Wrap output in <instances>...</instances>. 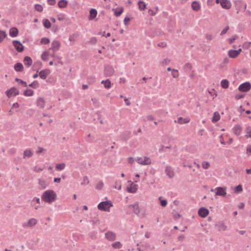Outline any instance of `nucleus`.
I'll list each match as a JSON object with an SVG mask.
<instances>
[{
	"instance_id": "54",
	"label": "nucleus",
	"mask_w": 251,
	"mask_h": 251,
	"mask_svg": "<svg viewBox=\"0 0 251 251\" xmlns=\"http://www.w3.org/2000/svg\"><path fill=\"white\" fill-rule=\"evenodd\" d=\"M229 29V26H226L222 31H221V35H224L225 34L227 31Z\"/></svg>"
},
{
	"instance_id": "1",
	"label": "nucleus",
	"mask_w": 251,
	"mask_h": 251,
	"mask_svg": "<svg viewBox=\"0 0 251 251\" xmlns=\"http://www.w3.org/2000/svg\"><path fill=\"white\" fill-rule=\"evenodd\" d=\"M56 198L57 195L55 192L52 190H48L45 191L41 197L42 201L50 204L54 201Z\"/></svg>"
},
{
	"instance_id": "5",
	"label": "nucleus",
	"mask_w": 251,
	"mask_h": 251,
	"mask_svg": "<svg viewBox=\"0 0 251 251\" xmlns=\"http://www.w3.org/2000/svg\"><path fill=\"white\" fill-rule=\"evenodd\" d=\"M12 43L17 51L18 52H22L24 51V46L20 41L13 40Z\"/></svg>"
},
{
	"instance_id": "36",
	"label": "nucleus",
	"mask_w": 251,
	"mask_h": 251,
	"mask_svg": "<svg viewBox=\"0 0 251 251\" xmlns=\"http://www.w3.org/2000/svg\"><path fill=\"white\" fill-rule=\"evenodd\" d=\"M33 94V91L31 89H27L24 93V95L25 96H31Z\"/></svg>"
},
{
	"instance_id": "11",
	"label": "nucleus",
	"mask_w": 251,
	"mask_h": 251,
	"mask_svg": "<svg viewBox=\"0 0 251 251\" xmlns=\"http://www.w3.org/2000/svg\"><path fill=\"white\" fill-rule=\"evenodd\" d=\"M221 5L223 8L228 9L231 7V3L228 0H222L220 2Z\"/></svg>"
},
{
	"instance_id": "4",
	"label": "nucleus",
	"mask_w": 251,
	"mask_h": 251,
	"mask_svg": "<svg viewBox=\"0 0 251 251\" xmlns=\"http://www.w3.org/2000/svg\"><path fill=\"white\" fill-rule=\"evenodd\" d=\"M251 88V84L250 82H245L241 84L238 89L240 91L246 92L249 91Z\"/></svg>"
},
{
	"instance_id": "63",
	"label": "nucleus",
	"mask_w": 251,
	"mask_h": 251,
	"mask_svg": "<svg viewBox=\"0 0 251 251\" xmlns=\"http://www.w3.org/2000/svg\"><path fill=\"white\" fill-rule=\"evenodd\" d=\"M158 46L164 48L167 46V44L165 43L161 42L158 44Z\"/></svg>"
},
{
	"instance_id": "50",
	"label": "nucleus",
	"mask_w": 251,
	"mask_h": 251,
	"mask_svg": "<svg viewBox=\"0 0 251 251\" xmlns=\"http://www.w3.org/2000/svg\"><path fill=\"white\" fill-rule=\"evenodd\" d=\"M15 80L16 81H17V82H20L21 84L24 85L25 87H26L27 86V84H26V83L25 81H23V80H21V79H20L19 78H16L15 79Z\"/></svg>"
},
{
	"instance_id": "31",
	"label": "nucleus",
	"mask_w": 251,
	"mask_h": 251,
	"mask_svg": "<svg viewBox=\"0 0 251 251\" xmlns=\"http://www.w3.org/2000/svg\"><path fill=\"white\" fill-rule=\"evenodd\" d=\"M44 26L46 28H49L51 26V23L48 19H44L43 21Z\"/></svg>"
},
{
	"instance_id": "37",
	"label": "nucleus",
	"mask_w": 251,
	"mask_h": 251,
	"mask_svg": "<svg viewBox=\"0 0 251 251\" xmlns=\"http://www.w3.org/2000/svg\"><path fill=\"white\" fill-rule=\"evenodd\" d=\"M112 10L114 11V14L117 17L120 16L122 13L123 12L124 8L121 7L120 9V11H117L115 9L113 8Z\"/></svg>"
},
{
	"instance_id": "53",
	"label": "nucleus",
	"mask_w": 251,
	"mask_h": 251,
	"mask_svg": "<svg viewBox=\"0 0 251 251\" xmlns=\"http://www.w3.org/2000/svg\"><path fill=\"white\" fill-rule=\"evenodd\" d=\"M45 151V149H44V148H43L42 147H38L37 151H36V153L37 154H40V153H41V152H43Z\"/></svg>"
},
{
	"instance_id": "29",
	"label": "nucleus",
	"mask_w": 251,
	"mask_h": 251,
	"mask_svg": "<svg viewBox=\"0 0 251 251\" xmlns=\"http://www.w3.org/2000/svg\"><path fill=\"white\" fill-rule=\"evenodd\" d=\"M221 84L222 88L226 89L228 87L229 82L227 80L223 79L222 80Z\"/></svg>"
},
{
	"instance_id": "20",
	"label": "nucleus",
	"mask_w": 251,
	"mask_h": 251,
	"mask_svg": "<svg viewBox=\"0 0 251 251\" xmlns=\"http://www.w3.org/2000/svg\"><path fill=\"white\" fill-rule=\"evenodd\" d=\"M9 34L11 37H16L18 34V30L16 27H12L10 29Z\"/></svg>"
},
{
	"instance_id": "38",
	"label": "nucleus",
	"mask_w": 251,
	"mask_h": 251,
	"mask_svg": "<svg viewBox=\"0 0 251 251\" xmlns=\"http://www.w3.org/2000/svg\"><path fill=\"white\" fill-rule=\"evenodd\" d=\"M172 75L173 78H176L178 77L179 74L178 70H176L175 69H173Z\"/></svg>"
},
{
	"instance_id": "32",
	"label": "nucleus",
	"mask_w": 251,
	"mask_h": 251,
	"mask_svg": "<svg viewBox=\"0 0 251 251\" xmlns=\"http://www.w3.org/2000/svg\"><path fill=\"white\" fill-rule=\"evenodd\" d=\"M33 154V153L30 150H26L24 152V157L25 158V157H31Z\"/></svg>"
},
{
	"instance_id": "51",
	"label": "nucleus",
	"mask_w": 251,
	"mask_h": 251,
	"mask_svg": "<svg viewBox=\"0 0 251 251\" xmlns=\"http://www.w3.org/2000/svg\"><path fill=\"white\" fill-rule=\"evenodd\" d=\"M226 226L224 224H221L219 226V230H223L225 231L226 229Z\"/></svg>"
},
{
	"instance_id": "57",
	"label": "nucleus",
	"mask_w": 251,
	"mask_h": 251,
	"mask_svg": "<svg viewBox=\"0 0 251 251\" xmlns=\"http://www.w3.org/2000/svg\"><path fill=\"white\" fill-rule=\"evenodd\" d=\"M184 68L186 70H190L192 68V66L190 63H187L185 65Z\"/></svg>"
},
{
	"instance_id": "17",
	"label": "nucleus",
	"mask_w": 251,
	"mask_h": 251,
	"mask_svg": "<svg viewBox=\"0 0 251 251\" xmlns=\"http://www.w3.org/2000/svg\"><path fill=\"white\" fill-rule=\"evenodd\" d=\"M241 131L242 127L239 125L235 126L233 128V131L234 133L237 136L240 134Z\"/></svg>"
},
{
	"instance_id": "18",
	"label": "nucleus",
	"mask_w": 251,
	"mask_h": 251,
	"mask_svg": "<svg viewBox=\"0 0 251 251\" xmlns=\"http://www.w3.org/2000/svg\"><path fill=\"white\" fill-rule=\"evenodd\" d=\"M97 15V11L94 8H92L90 11V15L89 16V20H92L96 18Z\"/></svg>"
},
{
	"instance_id": "64",
	"label": "nucleus",
	"mask_w": 251,
	"mask_h": 251,
	"mask_svg": "<svg viewBox=\"0 0 251 251\" xmlns=\"http://www.w3.org/2000/svg\"><path fill=\"white\" fill-rule=\"evenodd\" d=\"M184 238H185V236L184 235H181L179 236L177 238L178 240L180 242H182L184 240Z\"/></svg>"
},
{
	"instance_id": "35",
	"label": "nucleus",
	"mask_w": 251,
	"mask_h": 251,
	"mask_svg": "<svg viewBox=\"0 0 251 251\" xmlns=\"http://www.w3.org/2000/svg\"><path fill=\"white\" fill-rule=\"evenodd\" d=\"M112 246L114 249H120L122 247V245L120 242H116L112 244Z\"/></svg>"
},
{
	"instance_id": "21",
	"label": "nucleus",
	"mask_w": 251,
	"mask_h": 251,
	"mask_svg": "<svg viewBox=\"0 0 251 251\" xmlns=\"http://www.w3.org/2000/svg\"><path fill=\"white\" fill-rule=\"evenodd\" d=\"M24 62L25 65H26L28 67L30 66L32 63V60L31 58L29 56H25L24 58Z\"/></svg>"
},
{
	"instance_id": "45",
	"label": "nucleus",
	"mask_w": 251,
	"mask_h": 251,
	"mask_svg": "<svg viewBox=\"0 0 251 251\" xmlns=\"http://www.w3.org/2000/svg\"><path fill=\"white\" fill-rule=\"evenodd\" d=\"M246 136L251 138V128L250 126L246 128Z\"/></svg>"
},
{
	"instance_id": "12",
	"label": "nucleus",
	"mask_w": 251,
	"mask_h": 251,
	"mask_svg": "<svg viewBox=\"0 0 251 251\" xmlns=\"http://www.w3.org/2000/svg\"><path fill=\"white\" fill-rule=\"evenodd\" d=\"M60 42L59 41L54 40L51 43V47L50 50L52 49L54 51L57 50L60 48Z\"/></svg>"
},
{
	"instance_id": "23",
	"label": "nucleus",
	"mask_w": 251,
	"mask_h": 251,
	"mask_svg": "<svg viewBox=\"0 0 251 251\" xmlns=\"http://www.w3.org/2000/svg\"><path fill=\"white\" fill-rule=\"evenodd\" d=\"M192 8L193 10L198 11L201 8L200 5L197 1H194L192 3Z\"/></svg>"
},
{
	"instance_id": "25",
	"label": "nucleus",
	"mask_w": 251,
	"mask_h": 251,
	"mask_svg": "<svg viewBox=\"0 0 251 251\" xmlns=\"http://www.w3.org/2000/svg\"><path fill=\"white\" fill-rule=\"evenodd\" d=\"M14 69L17 72H22L24 69L23 65L21 63H17L14 66Z\"/></svg>"
},
{
	"instance_id": "14",
	"label": "nucleus",
	"mask_w": 251,
	"mask_h": 251,
	"mask_svg": "<svg viewBox=\"0 0 251 251\" xmlns=\"http://www.w3.org/2000/svg\"><path fill=\"white\" fill-rule=\"evenodd\" d=\"M39 181V189L40 190H44L46 188V187L48 186V184L46 182V181L44 180H42L41 179H38Z\"/></svg>"
},
{
	"instance_id": "24",
	"label": "nucleus",
	"mask_w": 251,
	"mask_h": 251,
	"mask_svg": "<svg viewBox=\"0 0 251 251\" xmlns=\"http://www.w3.org/2000/svg\"><path fill=\"white\" fill-rule=\"evenodd\" d=\"M37 105L40 108H44L45 106V100L42 98L38 99L37 101Z\"/></svg>"
},
{
	"instance_id": "27",
	"label": "nucleus",
	"mask_w": 251,
	"mask_h": 251,
	"mask_svg": "<svg viewBox=\"0 0 251 251\" xmlns=\"http://www.w3.org/2000/svg\"><path fill=\"white\" fill-rule=\"evenodd\" d=\"M129 207H132L133 208V212L135 214L137 215L140 213V210L138 204L136 203L133 205H129Z\"/></svg>"
},
{
	"instance_id": "3",
	"label": "nucleus",
	"mask_w": 251,
	"mask_h": 251,
	"mask_svg": "<svg viewBox=\"0 0 251 251\" xmlns=\"http://www.w3.org/2000/svg\"><path fill=\"white\" fill-rule=\"evenodd\" d=\"M136 161L138 164L142 165H148L151 163V159L147 156H144V158L137 157Z\"/></svg>"
},
{
	"instance_id": "2",
	"label": "nucleus",
	"mask_w": 251,
	"mask_h": 251,
	"mask_svg": "<svg viewBox=\"0 0 251 251\" xmlns=\"http://www.w3.org/2000/svg\"><path fill=\"white\" fill-rule=\"evenodd\" d=\"M113 206V204L110 201H107L100 202L98 208L99 210L109 212L110 208Z\"/></svg>"
},
{
	"instance_id": "33",
	"label": "nucleus",
	"mask_w": 251,
	"mask_h": 251,
	"mask_svg": "<svg viewBox=\"0 0 251 251\" xmlns=\"http://www.w3.org/2000/svg\"><path fill=\"white\" fill-rule=\"evenodd\" d=\"M7 36L6 32L3 30H0V43Z\"/></svg>"
},
{
	"instance_id": "40",
	"label": "nucleus",
	"mask_w": 251,
	"mask_h": 251,
	"mask_svg": "<svg viewBox=\"0 0 251 251\" xmlns=\"http://www.w3.org/2000/svg\"><path fill=\"white\" fill-rule=\"evenodd\" d=\"M242 187L241 185H238L234 189V192L235 193H239L242 191Z\"/></svg>"
},
{
	"instance_id": "48",
	"label": "nucleus",
	"mask_w": 251,
	"mask_h": 251,
	"mask_svg": "<svg viewBox=\"0 0 251 251\" xmlns=\"http://www.w3.org/2000/svg\"><path fill=\"white\" fill-rule=\"evenodd\" d=\"M103 186V182L102 181H100L97 184L96 188V189H97L98 190H100L101 189H102Z\"/></svg>"
},
{
	"instance_id": "10",
	"label": "nucleus",
	"mask_w": 251,
	"mask_h": 251,
	"mask_svg": "<svg viewBox=\"0 0 251 251\" xmlns=\"http://www.w3.org/2000/svg\"><path fill=\"white\" fill-rule=\"evenodd\" d=\"M165 173L170 178H172L175 176L172 167L170 166H167L165 168Z\"/></svg>"
},
{
	"instance_id": "28",
	"label": "nucleus",
	"mask_w": 251,
	"mask_h": 251,
	"mask_svg": "<svg viewBox=\"0 0 251 251\" xmlns=\"http://www.w3.org/2000/svg\"><path fill=\"white\" fill-rule=\"evenodd\" d=\"M220 119V116L219 113L218 112H215L214 113L213 117L212 118V122H216L218 121H219Z\"/></svg>"
},
{
	"instance_id": "22",
	"label": "nucleus",
	"mask_w": 251,
	"mask_h": 251,
	"mask_svg": "<svg viewBox=\"0 0 251 251\" xmlns=\"http://www.w3.org/2000/svg\"><path fill=\"white\" fill-rule=\"evenodd\" d=\"M68 3V2L67 0H60L58 2V5L60 8H64L67 7Z\"/></svg>"
},
{
	"instance_id": "62",
	"label": "nucleus",
	"mask_w": 251,
	"mask_h": 251,
	"mask_svg": "<svg viewBox=\"0 0 251 251\" xmlns=\"http://www.w3.org/2000/svg\"><path fill=\"white\" fill-rule=\"evenodd\" d=\"M6 94L8 98H10L12 94H13L11 92V89L7 90L6 92Z\"/></svg>"
},
{
	"instance_id": "46",
	"label": "nucleus",
	"mask_w": 251,
	"mask_h": 251,
	"mask_svg": "<svg viewBox=\"0 0 251 251\" xmlns=\"http://www.w3.org/2000/svg\"><path fill=\"white\" fill-rule=\"evenodd\" d=\"M10 89L11 90V92L14 95V96L19 95V92L15 87H12Z\"/></svg>"
},
{
	"instance_id": "26",
	"label": "nucleus",
	"mask_w": 251,
	"mask_h": 251,
	"mask_svg": "<svg viewBox=\"0 0 251 251\" xmlns=\"http://www.w3.org/2000/svg\"><path fill=\"white\" fill-rule=\"evenodd\" d=\"M228 54L229 56L231 58H235L238 55V52L236 51V50H229L228 52Z\"/></svg>"
},
{
	"instance_id": "56",
	"label": "nucleus",
	"mask_w": 251,
	"mask_h": 251,
	"mask_svg": "<svg viewBox=\"0 0 251 251\" xmlns=\"http://www.w3.org/2000/svg\"><path fill=\"white\" fill-rule=\"evenodd\" d=\"M89 42L92 44H95L97 42V39L94 37L91 38L90 39Z\"/></svg>"
},
{
	"instance_id": "34",
	"label": "nucleus",
	"mask_w": 251,
	"mask_h": 251,
	"mask_svg": "<svg viewBox=\"0 0 251 251\" xmlns=\"http://www.w3.org/2000/svg\"><path fill=\"white\" fill-rule=\"evenodd\" d=\"M78 35L77 34H73L69 36V41L71 42L74 43L76 41V39Z\"/></svg>"
},
{
	"instance_id": "47",
	"label": "nucleus",
	"mask_w": 251,
	"mask_h": 251,
	"mask_svg": "<svg viewBox=\"0 0 251 251\" xmlns=\"http://www.w3.org/2000/svg\"><path fill=\"white\" fill-rule=\"evenodd\" d=\"M111 85V82L109 79L106 80V83L104 84V87L105 88L109 89L110 88Z\"/></svg>"
},
{
	"instance_id": "8",
	"label": "nucleus",
	"mask_w": 251,
	"mask_h": 251,
	"mask_svg": "<svg viewBox=\"0 0 251 251\" xmlns=\"http://www.w3.org/2000/svg\"><path fill=\"white\" fill-rule=\"evenodd\" d=\"M215 195L224 197L226 195V187H217L216 188Z\"/></svg>"
},
{
	"instance_id": "19",
	"label": "nucleus",
	"mask_w": 251,
	"mask_h": 251,
	"mask_svg": "<svg viewBox=\"0 0 251 251\" xmlns=\"http://www.w3.org/2000/svg\"><path fill=\"white\" fill-rule=\"evenodd\" d=\"M176 123H178L179 124H187L190 122V119L188 118H183L181 117H179L177 119V121H175Z\"/></svg>"
},
{
	"instance_id": "60",
	"label": "nucleus",
	"mask_w": 251,
	"mask_h": 251,
	"mask_svg": "<svg viewBox=\"0 0 251 251\" xmlns=\"http://www.w3.org/2000/svg\"><path fill=\"white\" fill-rule=\"evenodd\" d=\"M48 2L50 5H53L55 4L56 0H48Z\"/></svg>"
},
{
	"instance_id": "42",
	"label": "nucleus",
	"mask_w": 251,
	"mask_h": 251,
	"mask_svg": "<svg viewBox=\"0 0 251 251\" xmlns=\"http://www.w3.org/2000/svg\"><path fill=\"white\" fill-rule=\"evenodd\" d=\"M65 167V164L64 163L57 164L56 165V169L58 170H62Z\"/></svg>"
},
{
	"instance_id": "39",
	"label": "nucleus",
	"mask_w": 251,
	"mask_h": 251,
	"mask_svg": "<svg viewBox=\"0 0 251 251\" xmlns=\"http://www.w3.org/2000/svg\"><path fill=\"white\" fill-rule=\"evenodd\" d=\"M201 166L204 169H208L210 167V163L207 161H203Z\"/></svg>"
},
{
	"instance_id": "58",
	"label": "nucleus",
	"mask_w": 251,
	"mask_h": 251,
	"mask_svg": "<svg viewBox=\"0 0 251 251\" xmlns=\"http://www.w3.org/2000/svg\"><path fill=\"white\" fill-rule=\"evenodd\" d=\"M127 159L128 163L130 164H132L134 162V159L132 157H129Z\"/></svg>"
},
{
	"instance_id": "59",
	"label": "nucleus",
	"mask_w": 251,
	"mask_h": 251,
	"mask_svg": "<svg viewBox=\"0 0 251 251\" xmlns=\"http://www.w3.org/2000/svg\"><path fill=\"white\" fill-rule=\"evenodd\" d=\"M36 201V203L40 204V200L39 198H34L33 200H32V202Z\"/></svg>"
},
{
	"instance_id": "49",
	"label": "nucleus",
	"mask_w": 251,
	"mask_h": 251,
	"mask_svg": "<svg viewBox=\"0 0 251 251\" xmlns=\"http://www.w3.org/2000/svg\"><path fill=\"white\" fill-rule=\"evenodd\" d=\"M41 42L44 44H47L50 43V39L47 38H43L41 39Z\"/></svg>"
},
{
	"instance_id": "61",
	"label": "nucleus",
	"mask_w": 251,
	"mask_h": 251,
	"mask_svg": "<svg viewBox=\"0 0 251 251\" xmlns=\"http://www.w3.org/2000/svg\"><path fill=\"white\" fill-rule=\"evenodd\" d=\"M236 36H233L231 38L229 39V43L232 44L236 40Z\"/></svg>"
},
{
	"instance_id": "52",
	"label": "nucleus",
	"mask_w": 251,
	"mask_h": 251,
	"mask_svg": "<svg viewBox=\"0 0 251 251\" xmlns=\"http://www.w3.org/2000/svg\"><path fill=\"white\" fill-rule=\"evenodd\" d=\"M205 39L208 41H211L213 39L212 35L211 34H207L205 35Z\"/></svg>"
},
{
	"instance_id": "16",
	"label": "nucleus",
	"mask_w": 251,
	"mask_h": 251,
	"mask_svg": "<svg viewBox=\"0 0 251 251\" xmlns=\"http://www.w3.org/2000/svg\"><path fill=\"white\" fill-rule=\"evenodd\" d=\"M37 223V221L36 219L34 218L30 219L28 220V222L25 224L24 226L25 227H32V226L35 225Z\"/></svg>"
},
{
	"instance_id": "15",
	"label": "nucleus",
	"mask_w": 251,
	"mask_h": 251,
	"mask_svg": "<svg viewBox=\"0 0 251 251\" xmlns=\"http://www.w3.org/2000/svg\"><path fill=\"white\" fill-rule=\"evenodd\" d=\"M50 70L48 69L44 70L40 72L39 76L40 77L43 79L46 78L47 75L50 74Z\"/></svg>"
},
{
	"instance_id": "9",
	"label": "nucleus",
	"mask_w": 251,
	"mask_h": 251,
	"mask_svg": "<svg viewBox=\"0 0 251 251\" xmlns=\"http://www.w3.org/2000/svg\"><path fill=\"white\" fill-rule=\"evenodd\" d=\"M198 214L201 217L204 218L208 215L209 210L206 208L202 207L199 209Z\"/></svg>"
},
{
	"instance_id": "6",
	"label": "nucleus",
	"mask_w": 251,
	"mask_h": 251,
	"mask_svg": "<svg viewBox=\"0 0 251 251\" xmlns=\"http://www.w3.org/2000/svg\"><path fill=\"white\" fill-rule=\"evenodd\" d=\"M105 236L107 240L110 241L115 240L116 238V233L111 231H108L105 233Z\"/></svg>"
},
{
	"instance_id": "7",
	"label": "nucleus",
	"mask_w": 251,
	"mask_h": 251,
	"mask_svg": "<svg viewBox=\"0 0 251 251\" xmlns=\"http://www.w3.org/2000/svg\"><path fill=\"white\" fill-rule=\"evenodd\" d=\"M114 70L113 67L110 65H107L105 67L104 74L106 76H110L114 73Z\"/></svg>"
},
{
	"instance_id": "55",
	"label": "nucleus",
	"mask_w": 251,
	"mask_h": 251,
	"mask_svg": "<svg viewBox=\"0 0 251 251\" xmlns=\"http://www.w3.org/2000/svg\"><path fill=\"white\" fill-rule=\"evenodd\" d=\"M160 204L161 206H162L163 207H165L166 206L167 204V201L165 200H160Z\"/></svg>"
},
{
	"instance_id": "44",
	"label": "nucleus",
	"mask_w": 251,
	"mask_h": 251,
	"mask_svg": "<svg viewBox=\"0 0 251 251\" xmlns=\"http://www.w3.org/2000/svg\"><path fill=\"white\" fill-rule=\"evenodd\" d=\"M49 55V51H44L42 54V59L44 60H47V56Z\"/></svg>"
},
{
	"instance_id": "13",
	"label": "nucleus",
	"mask_w": 251,
	"mask_h": 251,
	"mask_svg": "<svg viewBox=\"0 0 251 251\" xmlns=\"http://www.w3.org/2000/svg\"><path fill=\"white\" fill-rule=\"evenodd\" d=\"M138 185L132 183L130 186L127 187V191L129 193H135L137 190Z\"/></svg>"
},
{
	"instance_id": "41",
	"label": "nucleus",
	"mask_w": 251,
	"mask_h": 251,
	"mask_svg": "<svg viewBox=\"0 0 251 251\" xmlns=\"http://www.w3.org/2000/svg\"><path fill=\"white\" fill-rule=\"evenodd\" d=\"M28 86L33 88L36 89L39 87V83L37 81H34L31 84H29Z\"/></svg>"
},
{
	"instance_id": "43",
	"label": "nucleus",
	"mask_w": 251,
	"mask_h": 251,
	"mask_svg": "<svg viewBox=\"0 0 251 251\" xmlns=\"http://www.w3.org/2000/svg\"><path fill=\"white\" fill-rule=\"evenodd\" d=\"M35 9L36 10L39 12H42L43 10L42 6L39 4H36L35 5Z\"/></svg>"
},
{
	"instance_id": "30",
	"label": "nucleus",
	"mask_w": 251,
	"mask_h": 251,
	"mask_svg": "<svg viewBox=\"0 0 251 251\" xmlns=\"http://www.w3.org/2000/svg\"><path fill=\"white\" fill-rule=\"evenodd\" d=\"M139 8L141 10H144L146 8V4L143 1L139 0L138 1Z\"/></svg>"
}]
</instances>
